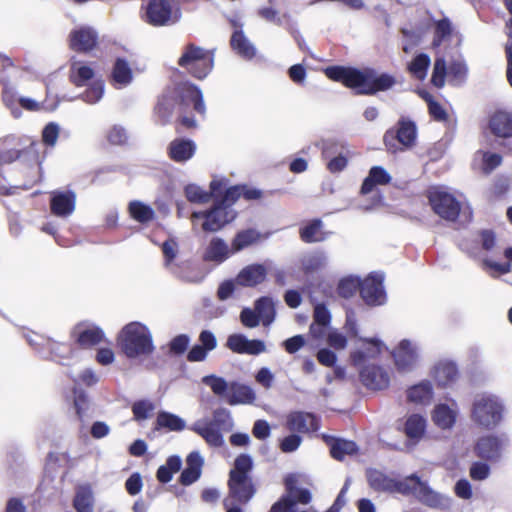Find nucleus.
Returning a JSON list of instances; mask_svg holds the SVG:
<instances>
[{
	"instance_id": "37",
	"label": "nucleus",
	"mask_w": 512,
	"mask_h": 512,
	"mask_svg": "<svg viewBox=\"0 0 512 512\" xmlns=\"http://www.w3.org/2000/svg\"><path fill=\"white\" fill-rule=\"evenodd\" d=\"M433 397V387L430 381H422L407 390V399L413 403L427 404Z\"/></svg>"
},
{
	"instance_id": "44",
	"label": "nucleus",
	"mask_w": 512,
	"mask_h": 512,
	"mask_svg": "<svg viewBox=\"0 0 512 512\" xmlns=\"http://www.w3.org/2000/svg\"><path fill=\"white\" fill-rule=\"evenodd\" d=\"M367 479L370 487L375 491L391 492L394 479L384 473L376 469H370L367 471Z\"/></svg>"
},
{
	"instance_id": "23",
	"label": "nucleus",
	"mask_w": 512,
	"mask_h": 512,
	"mask_svg": "<svg viewBox=\"0 0 512 512\" xmlns=\"http://www.w3.org/2000/svg\"><path fill=\"white\" fill-rule=\"evenodd\" d=\"M458 415V407L455 401L452 402L451 406L445 403H440L435 406L432 413V420L436 426L446 430L451 429Z\"/></svg>"
},
{
	"instance_id": "35",
	"label": "nucleus",
	"mask_w": 512,
	"mask_h": 512,
	"mask_svg": "<svg viewBox=\"0 0 512 512\" xmlns=\"http://www.w3.org/2000/svg\"><path fill=\"white\" fill-rule=\"evenodd\" d=\"M94 74V70L90 66L75 58L71 59L69 78L75 86L86 85L87 81L93 79Z\"/></svg>"
},
{
	"instance_id": "39",
	"label": "nucleus",
	"mask_w": 512,
	"mask_h": 512,
	"mask_svg": "<svg viewBox=\"0 0 512 512\" xmlns=\"http://www.w3.org/2000/svg\"><path fill=\"white\" fill-rule=\"evenodd\" d=\"M328 233L322 231V221L314 219L300 229V238L305 243L322 242L327 239Z\"/></svg>"
},
{
	"instance_id": "63",
	"label": "nucleus",
	"mask_w": 512,
	"mask_h": 512,
	"mask_svg": "<svg viewBox=\"0 0 512 512\" xmlns=\"http://www.w3.org/2000/svg\"><path fill=\"white\" fill-rule=\"evenodd\" d=\"M155 110L158 116L161 118L162 123L168 122L173 110L172 100L168 97H162L158 101Z\"/></svg>"
},
{
	"instance_id": "48",
	"label": "nucleus",
	"mask_w": 512,
	"mask_h": 512,
	"mask_svg": "<svg viewBox=\"0 0 512 512\" xmlns=\"http://www.w3.org/2000/svg\"><path fill=\"white\" fill-rule=\"evenodd\" d=\"M93 494L90 488L80 487L73 500V506L77 512H93Z\"/></svg>"
},
{
	"instance_id": "6",
	"label": "nucleus",
	"mask_w": 512,
	"mask_h": 512,
	"mask_svg": "<svg viewBox=\"0 0 512 512\" xmlns=\"http://www.w3.org/2000/svg\"><path fill=\"white\" fill-rule=\"evenodd\" d=\"M177 63L193 77L201 80L207 77L214 67V51L188 43L183 47Z\"/></svg>"
},
{
	"instance_id": "45",
	"label": "nucleus",
	"mask_w": 512,
	"mask_h": 512,
	"mask_svg": "<svg viewBox=\"0 0 512 512\" xmlns=\"http://www.w3.org/2000/svg\"><path fill=\"white\" fill-rule=\"evenodd\" d=\"M180 93L183 98L193 103L194 109L200 114L205 113V104L201 90L193 84H183L180 87Z\"/></svg>"
},
{
	"instance_id": "12",
	"label": "nucleus",
	"mask_w": 512,
	"mask_h": 512,
	"mask_svg": "<svg viewBox=\"0 0 512 512\" xmlns=\"http://www.w3.org/2000/svg\"><path fill=\"white\" fill-rule=\"evenodd\" d=\"M144 20L152 26L161 27L176 23L179 16H173L168 0H150L146 5Z\"/></svg>"
},
{
	"instance_id": "46",
	"label": "nucleus",
	"mask_w": 512,
	"mask_h": 512,
	"mask_svg": "<svg viewBox=\"0 0 512 512\" xmlns=\"http://www.w3.org/2000/svg\"><path fill=\"white\" fill-rule=\"evenodd\" d=\"M73 405L78 419L81 422H84L85 418L89 416L88 411L90 410V399L83 389L74 387Z\"/></svg>"
},
{
	"instance_id": "19",
	"label": "nucleus",
	"mask_w": 512,
	"mask_h": 512,
	"mask_svg": "<svg viewBox=\"0 0 512 512\" xmlns=\"http://www.w3.org/2000/svg\"><path fill=\"white\" fill-rule=\"evenodd\" d=\"M70 47L77 52L91 51L97 44L98 34L91 27H80L70 33Z\"/></svg>"
},
{
	"instance_id": "58",
	"label": "nucleus",
	"mask_w": 512,
	"mask_h": 512,
	"mask_svg": "<svg viewBox=\"0 0 512 512\" xmlns=\"http://www.w3.org/2000/svg\"><path fill=\"white\" fill-rule=\"evenodd\" d=\"M47 347L49 350V357L51 360L64 364L63 360L68 359L72 353L70 346L66 344L56 343L47 341Z\"/></svg>"
},
{
	"instance_id": "54",
	"label": "nucleus",
	"mask_w": 512,
	"mask_h": 512,
	"mask_svg": "<svg viewBox=\"0 0 512 512\" xmlns=\"http://www.w3.org/2000/svg\"><path fill=\"white\" fill-rule=\"evenodd\" d=\"M362 280L356 276H348L340 280L337 292L343 298H351L358 290L360 291Z\"/></svg>"
},
{
	"instance_id": "43",
	"label": "nucleus",
	"mask_w": 512,
	"mask_h": 512,
	"mask_svg": "<svg viewBox=\"0 0 512 512\" xmlns=\"http://www.w3.org/2000/svg\"><path fill=\"white\" fill-rule=\"evenodd\" d=\"M358 447L355 442L345 439H334L330 445L331 456L339 461H342L345 456L356 454Z\"/></svg>"
},
{
	"instance_id": "14",
	"label": "nucleus",
	"mask_w": 512,
	"mask_h": 512,
	"mask_svg": "<svg viewBox=\"0 0 512 512\" xmlns=\"http://www.w3.org/2000/svg\"><path fill=\"white\" fill-rule=\"evenodd\" d=\"M226 347L237 354L260 355L266 352V344L260 339H248L244 334L235 333L228 336Z\"/></svg>"
},
{
	"instance_id": "31",
	"label": "nucleus",
	"mask_w": 512,
	"mask_h": 512,
	"mask_svg": "<svg viewBox=\"0 0 512 512\" xmlns=\"http://www.w3.org/2000/svg\"><path fill=\"white\" fill-rule=\"evenodd\" d=\"M360 340L366 347L351 353L350 357L354 366H361L367 359L375 358L380 354L382 348V342L376 338H360Z\"/></svg>"
},
{
	"instance_id": "49",
	"label": "nucleus",
	"mask_w": 512,
	"mask_h": 512,
	"mask_svg": "<svg viewBox=\"0 0 512 512\" xmlns=\"http://www.w3.org/2000/svg\"><path fill=\"white\" fill-rule=\"evenodd\" d=\"M421 479L416 474H411L407 476L403 480H393V487L391 489L392 492H397L402 495H414L417 491V487H419Z\"/></svg>"
},
{
	"instance_id": "47",
	"label": "nucleus",
	"mask_w": 512,
	"mask_h": 512,
	"mask_svg": "<svg viewBox=\"0 0 512 512\" xmlns=\"http://www.w3.org/2000/svg\"><path fill=\"white\" fill-rule=\"evenodd\" d=\"M431 59L428 54L420 53L416 55L408 66L409 72L418 80H424L427 76Z\"/></svg>"
},
{
	"instance_id": "61",
	"label": "nucleus",
	"mask_w": 512,
	"mask_h": 512,
	"mask_svg": "<svg viewBox=\"0 0 512 512\" xmlns=\"http://www.w3.org/2000/svg\"><path fill=\"white\" fill-rule=\"evenodd\" d=\"M154 410V404L147 400L136 401L132 405V412L135 420L141 421L149 417V413Z\"/></svg>"
},
{
	"instance_id": "33",
	"label": "nucleus",
	"mask_w": 512,
	"mask_h": 512,
	"mask_svg": "<svg viewBox=\"0 0 512 512\" xmlns=\"http://www.w3.org/2000/svg\"><path fill=\"white\" fill-rule=\"evenodd\" d=\"M390 174L382 166H373L361 186V193H370L376 185H386L391 182Z\"/></svg>"
},
{
	"instance_id": "50",
	"label": "nucleus",
	"mask_w": 512,
	"mask_h": 512,
	"mask_svg": "<svg viewBox=\"0 0 512 512\" xmlns=\"http://www.w3.org/2000/svg\"><path fill=\"white\" fill-rule=\"evenodd\" d=\"M129 213L131 217L140 223H147L151 221L154 216V210L141 201H132L129 203Z\"/></svg>"
},
{
	"instance_id": "17",
	"label": "nucleus",
	"mask_w": 512,
	"mask_h": 512,
	"mask_svg": "<svg viewBox=\"0 0 512 512\" xmlns=\"http://www.w3.org/2000/svg\"><path fill=\"white\" fill-rule=\"evenodd\" d=\"M360 380L364 386L373 390L385 389L390 382L388 372L376 365L363 367L360 371Z\"/></svg>"
},
{
	"instance_id": "24",
	"label": "nucleus",
	"mask_w": 512,
	"mask_h": 512,
	"mask_svg": "<svg viewBox=\"0 0 512 512\" xmlns=\"http://www.w3.org/2000/svg\"><path fill=\"white\" fill-rule=\"evenodd\" d=\"M288 428L291 431L306 433L316 431L319 428L318 419L313 413L309 412H293L287 419Z\"/></svg>"
},
{
	"instance_id": "41",
	"label": "nucleus",
	"mask_w": 512,
	"mask_h": 512,
	"mask_svg": "<svg viewBox=\"0 0 512 512\" xmlns=\"http://www.w3.org/2000/svg\"><path fill=\"white\" fill-rule=\"evenodd\" d=\"M468 67L463 60H453L448 66V82L450 85L459 87L467 79Z\"/></svg>"
},
{
	"instance_id": "22",
	"label": "nucleus",
	"mask_w": 512,
	"mask_h": 512,
	"mask_svg": "<svg viewBox=\"0 0 512 512\" xmlns=\"http://www.w3.org/2000/svg\"><path fill=\"white\" fill-rule=\"evenodd\" d=\"M232 50L241 58L251 60L256 56L257 49L250 39L245 35L242 25L235 29L230 38Z\"/></svg>"
},
{
	"instance_id": "38",
	"label": "nucleus",
	"mask_w": 512,
	"mask_h": 512,
	"mask_svg": "<svg viewBox=\"0 0 512 512\" xmlns=\"http://www.w3.org/2000/svg\"><path fill=\"white\" fill-rule=\"evenodd\" d=\"M181 467V457L179 455H171L166 459L165 464L157 469L156 478L160 483L166 484L172 480L174 473L181 470Z\"/></svg>"
},
{
	"instance_id": "3",
	"label": "nucleus",
	"mask_w": 512,
	"mask_h": 512,
	"mask_svg": "<svg viewBox=\"0 0 512 512\" xmlns=\"http://www.w3.org/2000/svg\"><path fill=\"white\" fill-rule=\"evenodd\" d=\"M118 345L128 359H138L151 355L155 350L150 329L141 322L126 324L118 334Z\"/></svg>"
},
{
	"instance_id": "57",
	"label": "nucleus",
	"mask_w": 512,
	"mask_h": 512,
	"mask_svg": "<svg viewBox=\"0 0 512 512\" xmlns=\"http://www.w3.org/2000/svg\"><path fill=\"white\" fill-rule=\"evenodd\" d=\"M259 236V232H257L255 229H247L241 231L235 236L232 246L236 251L242 250L243 248L256 242L259 239Z\"/></svg>"
},
{
	"instance_id": "15",
	"label": "nucleus",
	"mask_w": 512,
	"mask_h": 512,
	"mask_svg": "<svg viewBox=\"0 0 512 512\" xmlns=\"http://www.w3.org/2000/svg\"><path fill=\"white\" fill-rule=\"evenodd\" d=\"M76 207V193L72 190L51 192L50 209L58 217L70 216Z\"/></svg>"
},
{
	"instance_id": "8",
	"label": "nucleus",
	"mask_w": 512,
	"mask_h": 512,
	"mask_svg": "<svg viewBox=\"0 0 512 512\" xmlns=\"http://www.w3.org/2000/svg\"><path fill=\"white\" fill-rule=\"evenodd\" d=\"M235 217L236 212L233 208L220 204L217 201L211 209L206 211H195L191 215L193 222L196 219H204L202 229L206 232L219 231L226 224L233 221Z\"/></svg>"
},
{
	"instance_id": "32",
	"label": "nucleus",
	"mask_w": 512,
	"mask_h": 512,
	"mask_svg": "<svg viewBox=\"0 0 512 512\" xmlns=\"http://www.w3.org/2000/svg\"><path fill=\"white\" fill-rule=\"evenodd\" d=\"M426 431V419L419 414L410 415L404 425V433L414 446L424 436Z\"/></svg>"
},
{
	"instance_id": "40",
	"label": "nucleus",
	"mask_w": 512,
	"mask_h": 512,
	"mask_svg": "<svg viewBox=\"0 0 512 512\" xmlns=\"http://www.w3.org/2000/svg\"><path fill=\"white\" fill-rule=\"evenodd\" d=\"M186 427L184 419L176 414L160 411L156 418V429L166 428L169 431H182Z\"/></svg>"
},
{
	"instance_id": "29",
	"label": "nucleus",
	"mask_w": 512,
	"mask_h": 512,
	"mask_svg": "<svg viewBox=\"0 0 512 512\" xmlns=\"http://www.w3.org/2000/svg\"><path fill=\"white\" fill-rule=\"evenodd\" d=\"M433 377L441 387L454 383L458 377V368L451 361H441L434 366Z\"/></svg>"
},
{
	"instance_id": "27",
	"label": "nucleus",
	"mask_w": 512,
	"mask_h": 512,
	"mask_svg": "<svg viewBox=\"0 0 512 512\" xmlns=\"http://www.w3.org/2000/svg\"><path fill=\"white\" fill-rule=\"evenodd\" d=\"M299 262L301 270L305 274H311L326 267L328 256L325 251L316 249L302 254Z\"/></svg>"
},
{
	"instance_id": "64",
	"label": "nucleus",
	"mask_w": 512,
	"mask_h": 512,
	"mask_svg": "<svg viewBox=\"0 0 512 512\" xmlns=\"http://www.w3.org/2000/svg\"><path fill=\"white\" fill-rule=\"evenodd\" d=\"M240 321L247 328H255L261 322L255 308L251 309L248 307L243 308L240 312Z\"/></svg>"
},
{
	"instance_id": "13",
	"label": "nucleus",
	"mask_w": 512,
	"mask_h": 512,
	"mask_svg": "<svg viewBox=\"0 0 512 512\" xmlns=\"http://www.w3.org/2000/svg\"><path fill=\"white\" fill-rule=\"evenodd\" d=\"M507 443L505 436L487 435L478 439L474 451L479 458L495 462L500 459Z\"/></svg>"
},
{
	"instance_id": "30",
	"label": "nucleus",
	"mask_w": 512,
	"mask_h": 512,
	"mask_svg": "<svg viewBox=\"0 0 512 512\" xmlns=\"http://www.w3.org/2000/svg\"><path fill=\"white\" fill-rule=\"evenodd\" d=\"M133 80V72L128 63L124 58H116L112 72L111 81L116 88H123L131 84Z\"/></svg>"
},
{
	"instance_id": "11",
	"label": "nucleus",
	"mask_w": 512,
	"mask_h": 512,
	"mask_svg": "<svg viewBox=\"0 0 512 512\" xmlns=\"http://www.w3.org/2000/svg\"><path fill=\"white\" fill-rule=\"evenodd\" d=\"M383 281L384 275L379 272H372L362 280L360 296L366 305L375 307L386 303L387 295Z\"/></svg>"
},
{
	"instance_id": "59",
	"label": "nucleus",
	"mask_w": 512,
	"mask_h": 512,
	"mask_svg": "<svg viewBox=\"0 0 512 512\" xmlns=\"http://www.w3.org/2000/svg\"><path fill=\"white\" fill-rule=\"evenodd\" d=\"M448 76V67L443 57L435 59L431 82L437 88L445 85V78Z\"/></svg>"
},
{
	"instance_id": "20",
	"label": "nucleus",
	"mask_w": 512,
	"mask_h": 512,
	"mask_svg": "<svg viewBox=\"0 0 512 512\" xmlns=\"http://www.w3.org/2000/svg\"><path fill=\"white\" fill-rule=\"evenodd\" d=\"M204 458L199 451H192L186 457V467L179 476V482L183 486H189L199 480L202 474Z\"/></svg>"
},
{
	"instance_id": "16",
	"label": "nucleus",
	"mask_w": 512,
	"mask_h": 512,
	"mask_svg": "<svg viewBox=\"0 0 512 512\" xmlns=\"http://www.w3.org/2000/svg\"><path fill=\"white\" fill-rule=\"evenodd\" d=\"M418 347L410 340H402L393 352L395 365L400 371L411 370L418 360Z\"/></svg>"
},
{
	"instance_id": "52",
	"label": "nucleus",
	"mask_w": 512,
	"mask_h": 512,
	"mask_svg": "<svg viewBox=\"0 0 512 512\" xmlns=\"http://www.w3.org/2000/svg\"><path fill=\"white\" fill-rule=\"evenodd\" d=\"M321 148L322 156L326 160L349 151L347 143L339 139L323 140Z\"/></svg>"
},
{
	"instance_id": "2",
	"label": "nucleus",
	"mask_w": 512,
	"mask_h": 512,
	"mask_svg": "<svg viewBox=\"0 0 512 512\" xmlns=\"http://www.w3.org/2000/svg\"><path fill=\"white\" fill-rule=\"evenodd\" d=\"M254 462L249 454L238 455L229 471L228 495L232 501L248 504L257 492V488L251 476Z\"/></svg>"
},
{
	"instance_id": "34",
	"label": "nucleus",
	"mask_w": 512,
	"mask_h": 512,
	"mask_svg": "<svg viewBox=\"0 0 512 512\" xmlns=\"http://www.w3.org/2000/svg\"><path fill=\"white\" fill-rule=\"evenodd\" d=\"M228 255L229 248L227 243L219 237H214L208 244L203 259L205 261L222 263L228 258Z\"/></svg>"
},
{
	"instance_id": "53",
	"label": "nucleus",
	"mask_w": 512,
	"mask_h": 512,
	"mask_svg": "<svg viewBox=\"0 0 512 512\" xmlns=\"http://www.w3.org/2000/svg\"><path fill=\"white\" fill-rule=\"evenodd\" d=\"M3 83L2 100L5 106L10 110L14 118H19L22 115V111L19 107L18 100L16 98V91L9 87L3 79H0Z\"/></svg>"
},
{
	"instance_id": "55",
	"label": "nucleus",
	"mask_w": 512,
	"mask_h": 512,
	"mask_svg": "<svg viewBox=\"0 0 512 512\" xmlns=\"http://www.w3.org/2000/svg\"><path fill=\"white\" fill-rule=\"evenodd\" d=\"M187 200L191 203L204 204L211 199V194L196 184H188L184 188Z\"/></svg>"
},
{
	"instance_id": "18",
	"label": "nucleus",
	"mask_w": 512,
	"mask_h": 512,
	"mask_svg": "<svg viewBox=\"0 0 512 512\" xmlns=\"http://www.w3.org/2000/svg\"><path fill=\"white\" fill-rule=\"evenodd\" d=\"M415 497L419 502L430 508L447 509L450 506L449 497L436 492L424 481H420Z\"/></svg>"
},
{
	"instance_id": "62",
	"label": "nucleus",
	"mask_w": 512,
	"mask_h": 512,
	"mask_svg": "<svg viewBox=\"0 0 512 512\" xmlns=\"http://www.w3.org/2000/svg\"><path fill=\"white\" fill-rule=\"evenodd\" d=\"M190 344V337L187 334L175 336L169 343V350L172 354L182 355Z\"/></svg>"
},
{
	"instance_id": "25",
	"label": "nucleus",
	"mask_w": 512,
	"mask_h": 512,
	"mask_svg": "<svg viewBox=\"0 0 512 512\" xmlns=\"http://www.w3.org/2000/svg\"><path fill=\"white\" fill-rule=\"evenodd\" d=\"M255 399L256 394L250 386L237 381L230 382L229 392L226 397V402L229 405L252 404Z\"/></svg>"
},
{
	"instance_id": "4",
	"label": "nucleus",
	"mask_w": 512,
	"mask_h": 512,
	"mask_svg": "<svg viewBox=\"0 0 512 512\" xmlns=\"http://www.w3.org/2000/svg\"><path fill=\"white\" fill-rule=\"evenodd\" d=\"M212 419L207 418L195 421L189 429L201 436L212 447H221L224 444L222 432H230L234 428L231 412L227 408H217L213 411Z\"/></svg>"
},
{
	"instance_id": "7",
	"label": "nucleus",
	"mask_w": 512,
	"mask_h": 512,
	"mask_svg": "<svg viewBox=\"0 0 512 512\" xmlns=\"http://www.w3.org/2000/svg\"><path fill=\"white\" fill-rule=\"evenodd\" d=\"M417 137V128L413 121L401 118L396 129H389L383 137L388 151L396 153L414 146Z\"/></svg>"
},
{
	"instance_id": "51",
	"label": "nucleus",
	"mask_w": 512,
	"mask_h": 512,
	"mask_svg": "<svg viewBox=\"0 0 512 512\" xmlns=\"http://www.w3.org/2000/svg\"><path fill=\"white\" fill-rule=\"evenodd\" d=\"M203 384L208 386L212 392L226 400L230 388V382H227L223 377L211 374L202 378Z\"/></svg>"
},
{
	"instance_id": "9",
	"label": "nucleus",
	"mask_w": 512,
	"mask_h": 512,
	"mask_svg": "<svg viewBox=\"0 0 512 512\" xmlns=\"http://www.w3.org/2000/svg\"><path fill=\"white\" fill-rule=\"evenodd\" d=\"M429 203L440 218L455 222L461 212V203L451 193L436 188L429 191Z\"/></svg>"
},
{
	"instance_id": "21",
	"label": "nucleus",
	"mask_w": 512,
	"mask_h": 512,
	"mask_svg": "<svg viewBox=\"0 0 512 512\" xmlns=\"http://www.w3.org/2000/svg\"><path fill=\"white\" fill-rule=\"evenodd\" d=\"M489 128L495 136L504 138L507 143L512 144V113L506 111L495 112L490 118ZM508 149L512 151V147Z\"/></svg>"
},
{
	"instance_id": "10",
	"label": "nucleus",
	"mask_w": 512,
	"mask_h": 512,
	"mask_svg": "<svg viewBox=\"0 0 512 512\" xmlns=\"http://www.w3.org/2000/svg\"><path fill=\"white\" fill-rule=\"evenodd\" d=\"M28 141L29 146L22 151L11 149L0 152V166L2 164H10L15 160L20 159L24 155H31L33 157V163L29 164L26 167L27 180L20 185L25 189H29L30 187H32L34 183L38 181V174L40 170V166L36 156V143L34 141H31L30 139H28Z\"/></svg>"
},
{
	"instance_id": "26",
	"label": "nucleus",
	"mask_w": 512,
	"mask_h": 512,
	"mask_svg": "<svg viewBox=\"0 0 512 512\" xmlns=\"http://www.w3.org/2000/svg\"><path fill=\"white\" fill-rule=\"evenodd\" d=\"M267 275V270L262 264H251L244 267L237 275L236 282L243 287H254L262 283Z\"/></svg>"
},
{
	"instance_id": "42",
	"label": "nucleus",
	"mask_w": 512,
	"mask_h": 512,
	"mask_svg": "<svg viewBox=\"0 0 512 512\" xmlns=\"http://www.w3.org/2000/svg\"><path fill=\"white\" fill-rule=\"evenodd\" d=\"M74 334L76 335L77 343L83 348L99 344L104 337L103 331L98 327L79 330L78 333L74 331Z\"/></svg>"
},
{
	"instance_id": "60",
	"label": "nucleus",
	"mask_w": 512,
	"mask_h": 512,
	"mask_svg": "<svg viewBox=\"0 0 512 512\" xmlns=\"http://www.w3.org/2000/svg\"><path fill=\"white\" fill-rule=\"evenodd\" d=\"M452 32V25L448 18H443L436 22L435 25V36L433 40L434 46H439L441 42L450 36Z\"/></svg>"
},
{
	"instance_id": "56",
	"label": "nucleus",
	"mask_w": 512,
	"mask_h": 512,
	"mask_svg": "<svg viewBox=\"0 0 512 512\" xmlns=\"http://www.w3.org/2000/svg\"><path fill=\"white\" fill-rule=\"evenodd\" d=\"M104 87L105 85L102 80H96L79 97L88 104H95L102 99Z\"/></svg>"
},
{
	"instance_id": "36",
	"label": "nucleus",
	"mask_w": 512,
	"mask_h": 512,
	"mask_svg": "<svg viewBox=\"0 0 512 512\" xmlns=\"http://www.w3.org/2000/svg\"><path fill=\"white\" fill-rule=\"evenodd\" d=\"M254 307L263 326L268 327L274 322L276 310L272 298L262 296L255 301Z\"/></svg>"
},
{
	"instance_id": "1",
	"label": "nucleus",
	"mask_w": 512,
	"mask_h": 512,
	"mask_svg": "<svg viewBox=\"0 0 512 512\" xmlns=\"http://www.w3.org/2000/svg\"><path fill=\"white\" fill-rule=\"evenodd\" d=\"M325 75L348 88L356 90L360 95H375L379 91H387L396 84V79L388 73H377L373 68L358 69L345 66H330L324 70Z\"/></svg>"
},
{
	"instance_id": "28",
	"label": "nucleus",
	"mask_w": 512,
	"mask_h": 512,
	"mask_svg": "<svg viewBox=\"0 0 512 512\" xmlns=\"http://www.w3.org/2000/svg\"><path fill=\"white\" fill-rule=\"evenodd\" d=\"M196 145L190 139H175L168 147L170 158L178 163L186 162L195 154Z\"/></svg>"
},
{
	"instance_id": "5",
	"label": "nucleus",
	"mask_w": 512,
	"mask_h": 512,
	"mask_svg": "<svg viewBox=\"0 0 512 512\" xmlns=\"http://www.w3.org/2000/svg\"><path fill=\"white\" fill-rule=\"evenodd\" d=\"M505 405L501 398L492 393L475 395L471 408V420L477 425L491 430L503 420Z\"/></svg>"
}]
</instances>
